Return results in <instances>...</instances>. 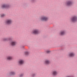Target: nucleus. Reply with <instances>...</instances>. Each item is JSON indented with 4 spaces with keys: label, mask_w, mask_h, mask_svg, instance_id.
<instances>
[{
    "label": "nucleus",
    "mask_w": 77,
    "mask_h": 77,
    "mask_svg": "<svg viewBox=\"0 0 77 77\" xmlns=\"http://www.w3.org/2000/svg\"><path fill=\"white\" fill-rule=\"evenodd\" d=\"M11 23H12V21L11 19H8L5 22L6 24H10Z\"/></svg>",
    "instance_id": "nucleus-1"
},
{
    "label": "nucleus",
    "mask_w": 77,
    "mask_h": 77,
    "mask_svg": "<svg viewBox=\"0 0 77 77\" xmlns=\"http://www.w3.org/2000/svg\"><path fill=\"white\" fill-rule=\"evenodd\" d=\"M41 21H47L48 20V18L45 16H42L40 18Z\"/></svg>",
    "instance_id": "nucleus-2"
},
{
    "label": "nucleus",
    "mask_w": 77,
    "mask_h": 77,
    "mask_svg": "<svg viewBox=\"0 0 77 77\" xmlns=\"http://www.w3.org/2000/svg\"><path fill=\"white\" fill-rule=\"evenodd\" d=\"M71 20L72 22H75L77 20V18L75 16L71 19Z\"/></svg>",
    "instance_id": "nucleus-3"
},
{
    "label": "nucleus",
    "mask_w": 77,
    "mask_h": 77,
    "mask_svg": "<svg viewBox=\"0 0 77 77\" xmlns=\"http://www.w3.org/2000/svg\"><path fill=\"white\" fill-rule=\"evenodd\" d=\"M32 33L33 34H38L39 33V30L38 29H34L32 31Z\"/></svg>",
    "instance_id": "nucleus-4"
},
{
    "label": "nucleus",
    "mask_w": 77,
    "mask_h": 77,
    "mask_svg": "<svg viewBox=\"0 0 77 77\" xmlns=\"http://www.w3.org/2000/svg\"><path fill=\"white\" fill-rule=\"evenodd\" d=\"M2 8H9V6L6 5H3L2 6Z\"/></svg>",
    "instance_id": "nucleus-5"
},
{
    "label": "nucleus",
    "mask_w": 77,
    "mask_h": 77,
    "mask_svg": "<svg viewBox=\"0 0 77 77\" xmlns=\"http://www.w3.org/2000/svg\"><path fill=\"white\" fill-rule=\"evenodd\" d=\"M7 60H12L13 59V57L11 56H8L7 57Z\"/></svg>",
    "instance_id": "nucleus-6"
},
{
    "label": "nucleus",
    "mask_w": 77,
    "mask_h": 77,
    "mask_svg": "<svg viewBox=\"0 0 77 77\" xmlns=\"http://www.w3.org/2000/svg\"><path fill=\"white\" fill-rule=\"evenodd\" d=\"M11 44L12 46H14L17 44V42H11Z\"/></svg>",
    "instance_id": "nucleus-7"
},
{
    "label": "nucleus",
    "mask_w": 77,
    "mask_h": 77,
    "mask_svg": "<svg viewBox=\"0 0 77 77\" xmlns=\"http://www.w3.org/2000/svg\"><path fill=\"white\" fill-rule=\"evenodd\" d=\"M19 65H22L24 63V61L23 60H20L18 62Z\"/></svg>",
    "instance_id": "nucleus-8"
},
{
    "label": "nucleus",
    "mask_w": 77,
    "mask_h": 77,
    "mask_svg": "<svg viewBox=\"0 0 77 77\" xmlns=\"http://www.w3.org/2000/svg\"><path fill=\"white\" fill-rule=\"evenodd\" d=\"M52 74L53 75H56L57 74V72L56 71H54L52 72Z\"/></svg>",
    "instance_id": "nucleus-9"
},
{
    "label": "nucleus",
    "mask_w": 77,
    "mask_h": 77,
    "mask_svg": "<svg viewBox=\"0 0 77 77\" xmlns=\"http://www.w3.org/2000/svg\"><path fill=\"white\" fill-rule=\"evenodd\" d=\"M72 5V2L71 1H69L67 3V6H70Z\"/></svg>",
    "instance_id": "nucleus-10"
},
{
    "label": "nucleus",
    "mask_w": 77,
    "mask_h": 77,
    "mask_svg": "<svg viewBox=\"0 0 77 77\" xmlns=\"http://www.w3.org/2000/svg\"><path fill=\"white\" fill-rule=\"evenodd\" d=\"M74 56V54L72 53H70L69 54V56L70 57H72Z\"/></svg>",
    "instance_id": "nucleus-11"
},
{
    "label": "nucleus",
    "mask_w": 77,
    "mask_h": 77,
    "mask_svg": "<svg viewBox=\"0 0 77 77\" xmlns=\"http://www.w3.org/2000/svg\"><path fill=\"white\" fill-rule=\"evenodd\" d=\"M50 63V62L48 60H46L45 61V64H46L47 65H48V64H49Z\"/></svg>",
    "instance_id": "nucleus-12"
},
{
    "label": "nucleus",
    "mask_w": 77,
    "mask_h": 77,
    "mask_svg": "<svg viewBox=\"0 0 77 77\" xmlns=\"http://www.w3.org/2000/svg\"><path fill=\"white\" fill-rule=\"evenodd\" d=\"M65 33V32L64 31H62L60 32V35H64Z\"/></svg>",
    "instance_id": "nucleus-13"
},
{
    "label": "nucleus",
    "mask_w": 77,
    "mask_h": 77,
    "mask_svg": "<svg viewBox=\"0 0 77 77\" xmlns=\"http://www.w3.org/2000/svg\"><path fill=\"white\" fill-rule=\"evenodd\" d=\"M8 40H9V38H5L3 39L4 41H8Z\"/></svg>",
    "instance_id": "nucleus-14"
},
{
    "label": "nucleus",
    "mask_w": 77,
    "mask_h": 77,
    "mask_svg": "<svg viewBox=\"0 0 77 77\" xmlns=\"http://www.w3.org/2000/svg\"><path fill=\"white\" fill-rule=\"evenodd\" d=\"M15 73L14 72H11L10 73V75H14Z\"/></svg>",
    "instance_id": "nucleus-15"
},
{
    "label": "nucleus",
    "mask_w": 77,
    "mask_h": 77,
    "mask_svg": "<svg viewBox=\"0 0 77 77\" xmlns=\"http://www.w3.org/2000/svg\"><path fill=\"white\" fill-rule=\"evenodd\" d=\"M29 54V53L27 52H25V55H27V54Z\"/></svg>",
    "instance_id": "nucleus-16"
},
{
    "label": "nucleus",
    "mask_w": 77,
    "mask_h": 77,
    "mask_svg": "<svg viewBox=\"0 0 77 77\" xmlns=\"http://www.w3.org/2000/svg\"><path fill=\"white\" fill-rule=\"evenodd\" d=\"M5 15L4 14H2L1 15V17H5Z\"/></svg>",
    "instance_id": "nucleus-17"
},
{
    "label": "nucleus",
    "mask_w": 77,
    "mask_h": 77,
    "mask_svg": "<svg viewBox=\"0 0 77 77\" xmlns=\"http://www.w3.org/2000/svg\"><path fill=\"white\" fill-rule=\"evenodd\" d=\"M47 53H49L50 52V51H46Z\"/></svg>",
    "instance_id": "nucleus-18"
},
{
    "label": "nucleus",
    "mask_w": 77,
    "mask_h": 77,
    "mask_svg": "<svg viewBox=\"0 0 77 77\" xmlns=\"http://www.w3.org/2000/svg\"><path fill=\"white\" fill-rule=\"evenodd\" d=\"M35 74H33V75H32V76L33 77H34V76H35Z\"/></svg>",
    "instance_id": "nucleus-19"
},
{
    "label": "nucleus",
    "mask_w": 77,
    "mask_h": 77,
    "mask_svg": "<svg viewBox=\"0 0 77 77\" xmlns=\"http://www.w3.org/2000/svg\"><path fill=\"white\" fill-rule=\"evenodd\" d=\"M23 76V75H20V77H22V76Z\"/></svg>",
    "instance_id": "nucleus-20"
}]
</instances>
